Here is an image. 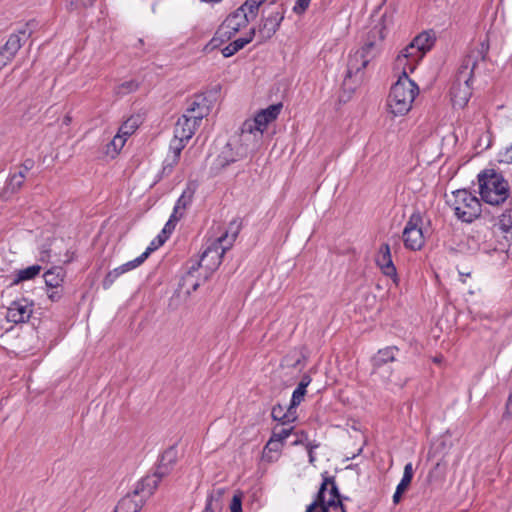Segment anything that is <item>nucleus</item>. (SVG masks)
Masks as SVG:
<instances>
[{
    "instance_id": "46",
    "label": "nucleus",
    "mask_w": 512,
    "mask_h": 512,
    "mask_svg": "<svg viewBox=\"0 0 512 512\" xmlns=\"http://www.w3.org/2000/svg\"><path fill=\"white\" fill-rule=\"evenodd\" d=\"M118 278L117 274L112 270L107 273L103 279L102 286L104 289H109Z\"/></svg>"
},
{
    "instance_id": "14",
    "label": "nucleus",
    "mask_w": 512,
    "mask_h": 512,
    "mask_svg": "<svg viewBox=\"0 0 512 512\" xmlns=\"http://www.w3.org/2000/svg\"><path fill=\"white\" fill-rule=\"evenodd\" d=\"M398 351L399 350L396 346H389L378 350L372 358V365L374 373L381 375L388 382L403 386L406 382L405 379L401 377L393 378L391 374L387 376L385 375V366L396 360V354Z\"/></svg>"
},
{
    "instance_id": "23",
    "label": "nucleus",
    "mask_w": 512,
    "mask_h": 512,
    "mask_svg": "<svg viewBox=\"0 0 512 512\" xmlns=\"http://www.w3.org/2000/svg\"><path fill=\"white\" fill-rule=\"evenodd\" d=\"M493 234L502 238L507 245L512 244V217L509 214H502L493 224Z\"/></svg>"
},
{
    "instance_id": "53",
    "label": "nucleus",
    "mask_w": 512,
    "mask_h": 512,
    "mask_svg": "<svg viewBox=\"0 0 512 512\" xmlns=\"http://www.w3.org/2000/svg\"><path fill=\"white\" fill-rule=\"evenodd\" d=\"M311 383V377L309 375H304L301 378V381L299 382L298 386H302V388L306 389L307 386Z\"/></svg>"
},
{
    "instance_id": "32",
    "label": "nucleus",
    "mask_w": 512,
    "mask_h": 512,
    "mask_svg": "<svg viewBox=\"0 0 512 512\" xmlns=\"http://www.w3.org/2000/svg\"><path fill=\"white\" fill-rule=\"evenodd\" d=\"M127 138L122 135L120 132H118L113 139L106 145V151L105 153L110 156L111 158H114L116 155H118L119 151L123 148L125 145Z\"/></svg>"
},
{
    "instance_id": "8",
    "label": "nucleus",
    "mask_w": 512,
    "mask_h": 512,
    "mask_svg": "<svg viewBox=\"0 0 512 512\" xmlns=\"http://www.w3.org/2000/svg\"><path fill=\"white\" fill-rule=\"evenodd\" d=\"M305 512H346L333 477H324L316 499Z\"/></svg>"
},
{
    "instance_id": "20",
    "label": "nucleus",
    "mask_w": 512,
    "mask_h": 512,
    "mask_svg": "<svg viewBox=\"0 0 512 512\" xmlns=\"http://www.w3.org/2000/svg\"><path fill=\"white\" fill-rule=\"evenodd\" d=\"M247 155V148L240 145L234 148L231 143L226 144L221 153L218 155L216 162L220 167H226L227 165L234 163Z\"/></svg>"
},
{
    "instance_id": "39",
    "label": "nucleus",
    "mask_w": 512,
    "mask_h": 512,
    "mask_svg": "<svg viewBox=\"0 0 512 512\" xmlns=\"http://www.w3.org/2000/svg\"><path fill=\"white\" fill-rule=\"evenodd\" d=\"M293 429H294L293 426H290V427H287V428H281L280 430H278L277 428H274L273 431H272L271 437L284 444L285 440L293 432Z\"/></svg>"
},
{
    "instance_id": "5",
    "label": "nucleus",
    "mask_w": 512,
    "mask_h": 512,
    "mask_svg": "<svg viewBox=\"0 0 512 512\" xmlns=\"http://www.w3.org/2000/svg\"><path fill=\"white\" fill-rule=\"evenodd\" d=\"M198 126L195 120L183 115L177 120L174 128V138L170 142L169 153L163 162L164 173H170L177 165L182 150L189 139L192 138Z\"/></svg>"
},
{
    "instance_id": "43",
    "label": "nucleus",
    "mask_w": 512,
    "mask_h": 512,
    "mask_svg": "<svg viewBox=\"0 0 512 512\" xmlns=\"http://www.w3.org/2000/svg\"><path fill=\"white\" fill-rule=\"evenodd\" d=\"M311 0H297L293 12L296 14H303L309 7Z\"/></svg>"
},
{
    "instance_id": "48",
    "label": "nucleus",
    "mask_w": 512,
    "mask_h": 512,
    "mask_svg": "<svg viewBox=\"0 0 512 512\" xmlns=\"http://www.w3.org/2000/svg\"><path fill=\"white\" fill-rule=\"evenodd\" d=\"M47 296L51 301L57 302L62 298V289L61 288H58V289L47 288Z\"/></svg>"
},
{
    "instance_id": "16",
    "label": "nucleus",
    "mask_w": 512,
    "mask_h": 512,
    "mask_svg": "<svg viewBox=\"0 0 512 512\" xmlns=\"http://www.w3.org/2000/svg\"><path fill=\"white\" fill-rule=\"evenodd\" d=\"M27 38L28 33L25 30H20L9 36L5 45L0 49V70L12 61Z\"/></svg>"
},
{
    "instance_id": "1",
    "label": "nucleus",
    "mask_w": 512,
    "mask_h": 512,
    "mask_svg": "<svg viewBox=\"0 0 512 512\" xmlns=\"http://www.w3.org/2000/svg\"><path fill=\"white\" fill-rule=\"evenodd\" d=\"M488 53V46L481 43L472 48L463 58L453 80L450 96L454 107L463 108L472 95V81L479 63L484 62Z\"/></svg>"
},
{
    "instance_id": "28",
    "label": "nucleus",
    "mask_w": 512,
    "mask_h": 512,
    "mask_svg": "<svg viewBox=\"0 0 512 512\" xmlns=\"http://www.w3.org/2000/svg\"><path fill=\"white\" fill-rule=\"evenodd\" d=\"M296 410L291 408V405L285 411V407L278 404L272 408L271 416L273 420L278 421L281 425L285 426L296 420Z\"/></svg>"
},
{
    "instance_id": "44",
    "label": "nucleus",
    "mask_w": 512,
    "mask_h": 512,
    "mask_svg": "<svg viewBox=\"0 0 512 512\" xmlns=\"http://www.w3.org/2000/svg\"><path fill=\"white\" fill-rule=\"evenodd\" d=\"M498 161L500 163L510 164L512 163V145L505 149V151L500 152L498 155Z\"/></svg>"
},
{
    "instance_id": "59",
    "label": "nucleus",
    "mask_w": 512,
    "mask_h": 512,
    "mask_svg": "<svg viewBox=\"0 0 512 512\" xmlns=\"http://www.w3.org/2000/svg\"><path fill=\"white\" fill-rule=\"evenodd\" d=\"M203 512H215L214 510H207V509H204Z\"/></svg>"
},
{
    "instance_id": "3",
    "label": "nucleus",
    "mask_w": 512,
    "mask_h": 512,
    "mask_svg": "<svg viewBox=\"0 0 512 512\" xmlns=\"http://www.w3.org/2000/svg\"><path fill=\"white\" fill-rule=\"evenodd\" d=\"M479 194L484 202L498 206L510 195L508 182L494 169H486L478 174Z\"/></svg>"
},
{
    "instance_id": "58",
    "label": "nucleus",
    "mask_w": 512,
    "mask_h": 512,
    "mask_svg": "<svg viewBox=\"0 0 512 512\" xmlns=\"http://www.w3.org/2000/svg\"><path fill=\"white\" fill-rule=\"evenodd\" d=\"M310 462L313 461L312 451H309Z\"/></svg>"
},
{
    "instance_id": "9",
    "label": "nucleus",
    "mask_w": 512,
    "mask_h": 512,
    "mask_svg": "<svg viewBox=\"0 0 512 512\" xmlns=\"http://www.w3.org/2000/svg\"><path fill=\"white\" fill-rule=\"evenodd\" d=\"M236 237L237 231L233 232L231 235L225 232L206 247L200 260L194 264L198 268H204L207 272H214L221 264L225 252L233 245Z\"/></svg>"
},
{
    "instance_id": "12",
    "label": "nucleus",
    "mask_w": 512,
    "mask_h": 512,
    "mask_svg": "<svg viewBox=\"0 0 512 512\" xmlns=\"http://www.w3.org/2000/svg\"><path fill=\"white\" fill-rule=\"evenodd\" d=\"M387 21L388 18L384 14L376 20H372L371 28L366 34L362 48H364L370 55L377 57L381 51L384 38L387 34Z\"/></svg>"
},
{
    "instance_id": "37",
    "label": "nucleus",
    "mask_w": 512,
    "mask_h": 512,
    "mask_svg": "<svg viewBox=\"0 0 512 512\" xmlns=\"http://www.w3.org/2000/svg\"><path fill=\"white\" fill-rule=\"evenodd\" d=\"M139 88V83L135 80H128L115 88V93L119 96H123L132 92H135Z\"/></svg>"
},
{
    "instance_id": "50",
    "label": "nucleus",
    "mask_w": 512,
    "mask_h": 512,
    "mask_svg": "<svg viewBox=\"0 0 512 512\" xmlns=\"http://www.w3.org/2000/svg\"><path fill=\"white\" fill-rule=\"evenodd\" d=\"M167 240V236L158 235L148 247H154V250L161 246Z\"/></svg>"
},
{
    "instance_id": "41",
    "label": "nucleus",
    "mask_w": 512,
    "mask_h": 512,
    "mask_svg": "<svg viewBox=\"0 0 512 512\" xmlns=\"http://www.w3.org/2000/svg\"><path fill=\"white\" fill-rule=\"evenodd\" d=\"M305 394L306 389L302 388V386H297L292 394L290 402L291 408H294L296 410V407L303 401Z\"/></svg>"
},
{
    "instance_id": "27",
    "label": "nucleus",
    "mask_w": 512,
    "mask_h": 512,
    "mask_svg": "<svg viewBox=\"0 0 512 512\" xmlns=\"http://www.w3.org/2000/svg\"><path fill=\"white\" fill-rule=\"evenodd\" d=\"M143 499L134 497V493L124 496L115 507L114 512H139L143 507Z\"/></svg>"
},
{
    "instance_id": "30",
    "label": "nucleus",
    "mask_w": 512,
    "mask_h": 512,
    "mask_svg": "<svg viewBox=\"0 0 512 512\" xmlns=\"http://www.w3.org/2000/svg\"><path fill=\"white\" fill-rule=\"evenodd\" d=\"M42 267L38 264L28 266L23 269H19L14 273V279L12 280V285H17L21 282L28 281L34 279L36 276L40 274Z\"/></svg>"
},
{
    "instance_id": "24",
    "label": "nucleus",
    "mask_w": 512,
    "mask_h": 512,
    "mask_svg": "<svg viewBox=\"0 0 512 512\" xmlns=\"http://www.w3.org/2000/svg\"><path fill=\"white\" fill-rule=\"evenodd\" d=\"M195 190V186L190 184L183 190L174 206L173 217L182 218L184 216L186 209L192 204Z\"/></svg>"
},
{
    "instance_id": "55",
    "label": "nucleus",
    "mask_w": 512,
    "mask_h": 512,
    "mask_svg": "<svg viewBox=\"0 0 512 512\" xmlns=\"http://www.w3.org/2000/svg\"><path fill=\"white\" fill-rule=\"evenodd\" d=\"M506 414H512V393L509 395L508 401L506 403Z\"/></svg>"
},
{
    "instance_id": "57",
    "label": "nucleus",
    "mask_w": 512,
    "mask_h": 512,
    "mask_svg": "<svg viewBox=\"0 0 512 512\" xmlns=\"http://www.w3.org/2000/svg\"><path fill=\"white\" fill-rule=\"evenodd\" d=\"M113 271L117 274L118 277L125 273L121 266L116 267L115 269H113Z\"/></svg>"
},
{
    "instance_id": "52",
    "label": "nucleus",
    "mask_w": 512,
    "mask_h": 512,
    "mask_svg": "<svg viewBox=\"0 0 512 512\" xmlns=\"http://www.w3.org/2000/svg\"><path fill=\"white\" fill-rule=\"evenodd\" d=\"M311 383V377L309 375H304L301 378V381L299 382L298 386H302V388L306 389L307 386Z\"/></svg>"
},
{
    "instance_id": "26",
    "label": "nucleus",
    "mask_w": 512,
    "mask_h": 512,
    "mask_svg": "<svg viewBox=\"0 0 512 512\" xmlns=\"http://www.w3.org/2000/svg\"><path fill=\"white\" fill-rule=\"evenodd\" d=\"M66 276L65 270L60 266H55L44 273V281L47 288H61Z\"/></svg>"
},
{
    "instance_id": "6",
    "label": "nucleus",
    "mask_w": 512,
    "mask_h": 512,
    "mask_svg": "<svg viewBox=\"0 0 512 512\" xmlns=\"http://www.w3.org/2000/svg\"><path fill=\"white\" fill-rule=\"evenodd\" d=\"M447 204L454 216L463 223H472L481 215V202L467 189L453 191Z\"/></svg>"
},
{
    "instance_id": "21",
    "label": "nucleus",
    "mask_w": 512,
    "mask_h": 512,
    "mask_svg": "<svg viewBox=\"0 0 512 512\" xmlns=\"http://www.w3.org/2000/svg\"><path fill=\"white\" fill-rule=\"evenodd\" d=\"M208 114L209 106L207 105L206 98L202 96H197L188 105L183 116L195 120V122L198 125H200L202 119L206 117Z\"/></svg>"
},
{
    "instance_id": "42",
    "label": "nucleus",
    "mask_w": 512,
    "mask_h": 512,
    "mask_svg": "<svg viewBox=\"0 0 512 512\" xmlns=\"http://www.w3.org/2000/svg\"><path fill=\"white\" fill-rule=\"evenodd\" d=\"M181 218H175L173 217V213L171 214L169 220L166 222L164 228L162 229L161 233L159 235H162V236H167V238L169 237V235L173 232V230L175 229V225H176V222H178Z\"/></svg>"
},
{
    "instance_id": "25",
    "label": "nucleus",
    "mask_w": 512,
    "mask_h": 512,
    "mask_svg": "<svg viewBox=\"0 0 512 512\" xmlns=\"http://www.w3.org/2000/svg\"><path fill=\"white\" fill-rule=\"evenodd\" d=\"M256 35V28H250L249 32L245 37H240L233 42L229 43L222 49V54L224 57H231L241 49H243L247 44H249L254 36Z\"/></svg>"
},
{
    "instance_id": "54",
    "label": "nucleus",
    "mask_w": 512,
    "mask_h": 512,
    "mask_svg": "<svg viewBox=\"0 0 512 512\" xmlns=\"http://www.w3.org/2000/svg\"><path fill=\"white\" fill-rule=\"evenodd\" d=\"M403 493H404V491L399 490L398 488H396V490L394 492V495H393V503L394 504H398L400 502Z\"/></svg>"
},
{
    "instance_id": "7",
    "label": "nucleus",
    "mask_w": 512,
    "mask_h": 512,
    "mask_svg": "<svg viewBox=\"0 0 512 512\" xmlns=\"http://www.w3.org/2000/svg\"><path fill=\"white\" fill-rule=\"evenodd\" d=\"M281 109V103L273 104L259 111L253 119L244 121L241 126L240 140L248 142L253 138V141L258 142L267 126L277 119Z\"/></svg>"
},
{
    "instance_id": "38",
    "label": "nucleus",
    "mask_w": 512,
    "mask_h": 512,
    "mask_svg": "<svg viewBox=\"0 0 512 512\" xmlns=\"http://www.w3.org/2000/svg\"><path fill=\"white\" fill-rule=\"evenodd\" d=\"M25 177V172L23 171H19L18 173L13 174L9 179L7 189H9L12 193L18 191L22 187Z\"/></svg>"
},
{
    "instance_id": "56",
    "label": "nucleus",
    "mask_w": 512,
    "mask_h": 512,
    "mask_svg": "<svg viewBox=\"0 0 512 512\" xmlns=\"http://www.w3.org/2000/svg\"><path fill=\"white\" fill-rule=\"evenodd\" d=\"M33 167V161L32 160H26L23 164V172H27Z\"/></svg>"
},
{
    "instance_id": "11",
    "label": "nucleus",
    "mask_w": 512,
    "mask_h": 512,
    "mask_svg": "<svg viewBox=\"0 0 512 512\" xmlns=\"http://www.w3.org/2000/svg\"><path fill=\"white\" fill-rule=\"evenodd\" d=\"M285 17V9L282 5L270 3L269 8L262 11V18L258 24L256 32L262 42L271 39L279 30Z\"/></svg>"
},
{
    "instance_id": "18",
    "label": "nucleus",
    "mask_w": 512,
    "mask_h": 512,
    "mask_svg": "<svg viewBox=\"0 0 512 512\" xmlns=\"http://www.w3.org/2000/svg\"><path fill=\"white\" fill-rule=\"evenodd\" d=\"M33 312L32 303L22 298L13 301L7 309L6 318L15 324L24 323L29 320Z\"/></svg>"
},
{
    "instance_id": "33",
    "label": "nucleus",
    "mask_w": 512,
    "mask_h": 512,
    "mask_svg": "<svg viewBox=\"0 0 512 512\" xmlns=\"http://www.w3.org/2000/svg\"><path fill=\"white\" fill-rule=\"evenodd\" d=\"M141 123L140 116H131L129 117L119 128V131L122 135L128 138L132 135L136 129L139 127Z\"/></svg>"
},
{
    "instance_id": "47",
    "label": "nucleus",
    "mask_w": 512,
    "mask_h": 512,
    "mask_svg": "<svg viewBox=\"0 0 512 512\" xmlns=\"http://www.w3.org/2000/svg\"><path fill=\"white\" fill-rule=\"evenodd\" d=\"M51 258V249L47 245H43L39 251V260L41 262H48Z\"/></svg>"
},
{
    "instance_id": "36",
    "label": "nucleus",
    "mask_w": 512,
    "mask_h": 512,
    "mask_svg": "<svg viewBox=\"0 0 512 512\" xmlns=\"http://www.w3.org/2000/svg\"><path fill=\"white\" fill-rule=\"evenodd\" d=\"M283 447H284L283 443L270 437V439L268 440V442L266 443V445L264 447L263 457L268 460H273V456H271L270 453H272V452L278 453L282 450Z\"/></svg>"
},
{
    "instance_id": "51",
    "label": "nucleus",
    "mask_w": 512,
    "mask_h": 512,
    "mask_svg": "<svg viewBox=\"0 0 512 512\" xmlns=\"http://www.w3.org/2000/svg\"><path fill=\"white\" fill-rule=\"evenodd\" d=\"M231 512H241V502L237 497L233 498V502L231 504Z\"/></svg>"
},
{
    "instance_id": "15",
    "label": "nucleus",
    "mask_w": 512,
    "mask_h": 512,
    "mask_svg": "<svg viewBox=\"0 0 512 512\" xmlns=\"http://www.w3.org/2000/svg\"><path fill=\"white\" fill-rule=\"evenodd\" d=\"M251 21L238 8L230 13L217 30V35L223 40H230L241 29L246 28Z\"/></svg>"
},
{
    "instance_id": "17",
    "label": "nucleus",
    "mask_w": 512,
    "mask_h": 512,
    "mask_svg": "<svg viewBox=\"0 0 512 512\" xmlns=\"http://www.w3.org/2000/svg\"><path fill=\"white\" fill-rule=\"evenodd\" d=\"M375 263L383 275L391 278L396 285L399 283L397 269L393 263L391 249L388 243L380 245L375 255Z\"/></svg>"
},
{
    "instance_id": "45",
    "label": "nucleus",
    "mask_w": 512,
    "mask_h": 512,
    "mask_svg": "<svg viewBox=\"0 0 512 512\" xmlns=\"http://www.w3.org/2000/svg\"><path fill=\"white\" fill-rule=\"evenodd\" d=\"M118 278L117 274L112 270L107 273L103 279L102 286L104 289H109Z\"/></svg>"
},
{
    "instance_id": "29",
    "label": "nucleus",
    "mask_w": 512,
    "mask_h": 512,
    "mask_svg": "<svg viewBox=\"0 0 512 512\" xmlns=\"http://www.w3.org/2000/svg\"><path fill=\"white\" fill-rule=\"evenodd\" d=\"M199 268L193 263L185 275L181 279V287L186 290L188 294L197 290L200 286L199 279L195 276V273Z\"/></svg>"
},
{
    "instance_id": "19",
    "label": "nucleus",
    "mask_w": 512,
    "mask_h": 512,
    "mask_svg": "<svg viewBox=\"0 0 512 512\" xmlns=\"http://www.w3.org/2000/svg\"><path fill=\"white\" fill-rule=\"evenodd\" d=\"M164 479L162 476L158 475L155 471L151 475H147L138 482L136 488L134 489V497H138L139 499H143V503L155 492L158 488L160 482Z\"/></svg>"
},
{
    "instance_id": "34",
    "label": "nucleus",
    "mask_w": 512,
    "mask_h": 512,
    "mask_svg": "<svg viewBox=\"0 0 512 512\" xmlns=\"http://www.w3.org/2000/svg\"><path fill=\"white\" fill-rule=\"evenodd\" d=\"M153 251H154V247H147L146 250L140 256H138L137 258H135L131 261H128L120 266L122 267V269L124 270L125 273L128 271H131V270L137 268L138 266H140L148 258L150 253Z\"/></svg>"
},
{
    "instance_id": "40",
    "label": "nucleus",
    "mask_w": 512,
    "mask_h": 512,
    "mask_svg": "<svg viewBox=\"0 0 512 512\" xmlns=\"http://www.w3.org/2000/svg\"><path fill=\"white\" fill-rule=\"evenodd\" d=\"M222 495V491L221 490H218L216 492V496L212 493L210 494L208 497H207V502H206V507L205 509L207 510H214L215 512H217L220 508V505H219V499Z\"/></svg>"
},
{
    "instance_id": "10",
    "label": "nucleus",
    "mask_w": 512,
    "mask_h": 512,
    "mask_svg": "<svg viewBox=\"0 0 512 512\" xmlns=\"http://www.w3.org/2000/svg\"><path fill=\"white\" fill-rule=\"evenodd\" d=\"M376 58L370 55L364 48H359L351 52L348 56L347 71L343 80V87L347 90L353 91L364 78V69L370 61Z\"/></svg>"
},
{
    "instance_id": "22",
    "label": "nucleus",
    "mask_w": 512,
    "mask_h": 512,
    "mask_svg": "<svg viewBox=\"0 0 512 512\" xmlns=\"http://www.w3.org/2000/svg\"><path fill=\"white\" fill-rule=\"evenodd\" d=\"M177 460L178 450L175 446H171L162 453L159 464L155 471L158 473V475L165 478L170 475L174 469L175 464L177 463Z\"/></svg>"
},
{
    "instance_id": "4",
    "label": "nucleus",
    "mask_w": 512,
    "mask_h": 512,
    "mask_svg": "<svg viewBox=\"0 0 512 512\" xmlns=\"http://www.w3.org/2000/svg\"><path fill=\"white\" fill-rule=\"evenodd\" d=\"M435 40L436 37L433 31H424L417 35L397 56L396 68L409 70L412 73L426 52L433 47Z\"/></svg>"
},
{
    "instance_id": "2",
    "label": "nucleus",
    "mask_w": 512,
    "mask_h": 512,
    "mask_svg": "<svg viewBox=\"0 0 512 512\" xmlns=\"http://www.w3.org/2000/svg\"><path fill=\"white\" fill-rule=\"evenodd\" d=\"M402 71L397 82L391 87L388 97V107L394 116H403L407 114L419 93V88L412 81L408 74L409 70L400 69Z\"/></svg>"
},
{
    "instance_id": "35",
    "label": "nucleus",
    "mask_w": 512,
    "mask_h": 512,
    "mask_svg": "<svg viewBox=\"0 0 512 512\" xmlns=\"http://www.w3.org/2000/svg\"><path fill=\"white\" fill-rule=\"evenodd\" d=\"M414 475L413 465L411 462L404 466L403 476L396 488L402 491H406L409 487Z\"/></svg>"
},
{
    "instance_id": "13",
    "label": "nucleus",
    "mask_w": 512,
    "mask_h": 512,
    "mask_svg": "<svg viewBox=\"0 0 512 512\" xmlns=\"http://www.w3.org/2000/svg\"><path fill=\"white\" fill-rule=\"evenodd\" d=\"M402 238L405 248L417 251L420 250L424 243L425 238L422 231V217L420 213H413L407 221Z\"/></svg>"
},
{
    "instance_id": "49",
    "label": "nucleus",
    "mask_w": 512,
    "mask_h": 512,
    "mask_svg": "<svg viewBox=\"0 0 512 512\" xmlns=\"http://www.w3.org/2000/svg\"><path fill=\"white\" fill-rule=\"evenodd\" d=\"M96 0H75L71 2L72 6H75V8H89L94 5Z\"/></svg>"
},
{
    "instance_id": "31",
    "label": "nucleus",
    "mask_w": 512,
    "mask_h": 512,
    "mask_svg": "<svg viewBox=\"0 0 512 512\" xmlns=\"http://www.w3.org/2000/svg\"><path fill=\"white\" fill-rule=\"evenodd\" d=\"M267 0H246L238 9L246 14V17L253 21L257 18L260 8Z\"/></svg>"
}]
</instances>
